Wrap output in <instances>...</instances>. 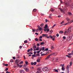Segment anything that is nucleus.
<instances>
[{
    "instance_id": "obj_1",
    "label": "nucleus",
    "mask_w": 73,
    "mask_h": 73,
    "mask_svg": "<svg viewBox=\"0 0 73 73\" xmlns=\"http://www.w3.org/2000/svg\"><path fill=\"white\" fill-rule=\"evenodd\" d=\"M71 28L72 27H70L68 29V30L65 31V32L64 33L65 35H66V34H69V33L71 32Z\"/></svg>"
},
{
    "instance_id": "obj_2",
    "label": "nucleus",
    "mask_w": 73,
    "mask_h": 73,
    "mask_svg": "<svg viewBox=\"0 0 73 73\" xmlns=\"http://www.w3.org/2000/svg\"><path fill=\"white\" fill-rule=\"evenodd\" d=\"M48 48H46L45 50V47H43V48L42 49V50L43 51V52H45V51H47V50H48Z\"/></svg>"
},
{
    "instance_id": "obj_3",
    "label": "nucleus",
    "mask_w": 73,
    "mask_h": 73,
    "mask_svg": "<svg viewBox=\"0 0 73 73\" xmlns=\"http://www.w3.org/2000/svg\"><path fill=\"white\" fill-rule=\"evenodd\" d=\"M56 60H58V59L57 58H53L52 61H53V62H55Z\"/></svg>"
},
{
    "instance_id": "obj_4",
    "label": "nucleus",
    "mask_w": 73,
    "mask_h": 73,
    "mask_svg": "<svg viewBox=\"0 0 73 73\" xmlns=\"http://www.w3.org/2000/svg\"><path fill=\"white\" fill-rule=\"evenodd\" d=\"M57 53L56 52H54L53 53H52V55L54 56H56L57 55Z\"/></svg>"
},
{
    "instance_id": "obj_5",
    "label": "nucleus",
    "mask_w": 73,
    "mask_h": 73,
    "mask_svg": "<svg viewBox=\"0 0 73 73\" xmlns=\"http://www.w3.org/2000/svg\"><path fill=\"white\" fill-rule=\"evenodd\" d=\"M42 37H47L48 36V35L47 34H43L42 35Z\"/></svg>"
},
{
    "instance_id": "obj_6",
    "label": "nucleus",
    "mask_w": 73,
    "mask_h": 73,
    "mask_svg": "<svg viewBox=\"0 0 73 73\" xmlns=\"http://www.w3.org/2000/svg\"><path fill=\"white\" fill-rule=\"evenodd\" d=\"M46 73H47V72H49V69H48V68L47 67H46V71H45Z\"/></svg>"
},
{
    "instance_id": "obj_7",
    "label": "nucleus",
    "mask_w": 73,
    "mask_h": 73,
    "mask_svg": "<svg viewBox=\"0 0 73 73\" xmlns=\"http://www.w3.org/2000/svg\"><path fill=\"white\" fill-rule=\"evenodd\" d=\"M20 73H25V71L23 70H20Z\"/></svg>"
},
{
    "instance_id": "obj_8",
    "label": "nucleus",
    "mask_w": 73,
    "mask_h": 73,
    "mask_svg": "<svg viewBox=\"0 0 73 73\" xmlns=\"http://www.w3.org/2000/svg\"><path fill=\"white\" fill-rule=\"evenodd\" d=\"M25 70L26 72H29V70L28 68H26L25 69Z\"/></svg>"
},
{
    "instance_id": "obj_9",
    "label": "nucleus",
    "mask_w": 73,
    "mask_h": 73,
    "mask_svg": "<svg viewBox=\"0 0 73 73\" xmlns=\"http://www.w3.org/2000/svg\"><path fill=\"white\" fill-rule=\"evenodd\" d=\"M46 70V68H42V70L43 72H45V71Z\"/></svg>"
},
{
    "instance_id": "obj_10",
    "label": "nucleus",
    "mask_w": 73,
    "mask_h": 73,
    "mask_svg": "<svg viewBox=\"0 0 73 73\" xmlns=\"http://www.w3.org/2000/svg\"><path fill=\"white\" fill-rule=\"evenodd\" d=\"M41 68L40 67L37 68V70H38V71H41Z\"/></svg>"
},
{
    "instance_id": "obj_11",
    "label": "nucleus",
    "mask_w": 73,
    "mask_h": 73,
    "mask_svg": "<svg viewBox=\"0 0 73 73\" xmlns=\"http://www.w3.org/2000/svg\"><path fill=\"white\" fill-rule=\"evenodd\" d=\"M50 48L51 49H52V50H53V49H54V46H51Z\"/></svg>"
},
{
    "instance_id": "obj_12",
    "label": "nucleus",
    "mask_w": 73,
    "mask_h": 73,
    "mask_svg": "<svg viewBox=\"0 0 73 73\" xmlns=\"http://www.w3.org/2000/svg\"><path fill=\"white\" fill-rule=\"evenodd\" d=\"M72 63H73L72 62H70L69 66H72Z\"/></svg>"
},
{
    "instance_id": "obj_13",
    "label": "nucleus",
    "mask_w": 73,
    "mask_h": 73,
    "mask_svg": "<svg viewBox=\"0 0 73 73\" xmlns=\"http://www.w3.org/2000/svg\"><path fill=\"white\" fill-rule=\"evenodd\" d=\"M48 28V25H46L44 28V29H46V28Z\"/></svg>"
},
{
    "instance_id": "obj_14",
    "label": "nucleus",
    "mask_w": 73,
    "mask_h": 73,
    "mask_svg": "<svg viewBox=\"0 0 73 73\" xmlns=\"http://www.w3.org/2000/svg\"><path fill=\"white\" fill-rule=\"evenodd\" d=\"M59 9L62 12H63V10H62V9H61V8H59Z\"/></svg>"
},
{
    "instance_id": "obj_15",
    "label": "nucleus",
    "mask_w": 73,
    "mask_h": 73,
    "mask_svg": "<svg viewBox=\"0 0 73 73\" xmlns=\"http://www.w3.org/2000/svg\"><path fill=\"white\" fill-rule=\"evenodd\" d=\"M50 56H51V55H49L47 57L45 58L46 60V59H48V58H49L50 57Z\"/></svg>"
},
{
    "instance_id": "obj_16",
    "label": "nucleus",
    "mask_w": 73,
    "mask_h": 73,
    "mask_svg": "<svg viewBox=\"0 0 73 73\" xmlns=\"http://www.w3.org/2000/svg\"><path fill=\"white\" fill-rule=\"evenodd\" d=\"M44 42H42L40 44V45H43L44 44Z\"/></svg>"
},
{
    "instance_id": "obj_17",
    "label": "nucleus",
    "mask_w": 73,
    "mask_h": 73,
    "mask_svg": "<svg viewBox=\"0 0 73 73\" xmlns=\"http://www.w3.org/2000/svg\"><path fill=\"white\" fill-rule=\"evenodd\" d=\"M64 33V32L62 31H60L59 32V33L62 34Z\"/></svg>"
},
{
    "instance_id": "obj_18",
    "label": "nucleus",
    "mask_w": 73,
    "mask_h": 73,
    "mask_svg": "<svg viewBox=\"0 0 73 73\" xmlns=\"http://www.w3.org/2000/svg\"><path fill=\"white\" fill-rule=\"evenodd\" d=\"M25 63L27 65H28V61H25Z\"/></svg>"
},
{
    "instance_id": "obj_19",
    "label": "nucleus",
    "mask_w": 73,
    "mask_h": 73,
    "mask_svg": "<svg viewBox=\"0 0 73 73\" xmlns=\"http://www.w3.org/2000/svg\"><path fill=\"white\" fill-rule=\"evenodd\" d=\"M68 14H69V15L70 16H71V15H72V14L70 12H69L68 13Z\"/></svg>"
},
{
    "instance_id": "obj_20",
    "label": "nucleus",
    "mask_w": 73,
    "mask_h": 73,
    "mask_svg": "<svg viewBox=\"0 0 73 73\" xmlns=\"http://www.w3.org/2000/svg\"><path fill=\"white\" fill-rule=\"evenodd\" d=\"M17 58H20V56L19 55L17 54Z\"/></svg>"
},
{
    "instance_id": "obj_21",
    "label": "nucleus",
    "mask_w": 73,
    "mask_h": 73,
    "mask_svg": "<svg viewBox=\"0 0 73 73\" xmlns=\"http://www.w3.org/2000/svg\"><path fill=\"white\" fill-rule=\"evenodd\" d=\"M35 41H38V38H35Z\"/></svg>"
},
{
    "instance_id": "obj_22",
    "label": "nucleus",
    "mask_w": 73,
    "mask_h": 73,
    "mask_svg": "<svg viewBox=\"0 0 73 73\" xmlns=\"http://www.w3.org/2000/svg\"><path fill=\"white\" fill-rule=\"evenodd\" d=\"M16 62L17 63H19V61L18 60H16Z\"/></svg>"
},
{
    "instance_id": "obj_23",
    "label": "nucleus",
    "mask_w": 73,
    "mask_h": 73,
    "mask_svg": "<svg viewBox=\"0 0 73 73\" xmlns=\"http://www.w3.org/2000/svg\"><path fill=\"white\" fill-rule=\"evenodd\" d=\"M50 11L51 12H54V9H50Z\"/></svg>"
},
{
    "instance_id": "obj_24",
    "label": "nucleus",
    "mask_w": 73,
    "mask_h": 73,
    "mask_svg": "<svg viewBox=\"0 0 73 73\" xmlns=\"http://www.w3.org/2000/svg\"><path fill=\"white\" fill-rule=\"evenodd\" d=\"M65 69V68H64V67H63L62 68V70H64Z\"/></svg>"
},
{
    "instance_id": "obj_25",
    "label": "nucleus",
    "mask_w": 73,
    "mask_h": 73,
    "mask_svg": "<svg viewBox=\"0 0 73 73\" xmlns=\"http://www.w3.org/2000/svg\"><path fill=\"white\" fill-rule=\"evenodd\" d=\"M66 56H67V57H68V58H71V56H69V55H66Z\"/></svg>"
},
{
    "instance_id": "obj_26",
    "label": "nucleus",
    "mask_w": 73,
    "mask_h": 73,
    "mask_svg": "<svg viewBox=\"0 0 73 73\" xmlns=\"http://www.w3.org/2000/svg\"><path fill=\"white\" fill-rule=\"evenodd\" d=\"M36 64H37V62H34V65H36Z\"/></svg>"
},
{
    "instance_id": "obj_27",
    "label": "nucleus",
    "mask_w": 73,
    "mask_h": 73,
    "mask_svg": "<svg viewBox=\"0 0 73 73\" xmlns=\"http://www.w3.org/2000/svg\"><path fill=\"white\" fill-rule=\"evenodd\" d=\"M38 49H39V47H37L36 49V50H38Z\"/></svg>"
},
{
    "instance_id": "obj_28",
    "label": "nucleus",
    "mask_w": 73,
    "mask_h": 73,
    "mask_svg": "<svg viewBox=\"0 0 73 73\" xmlns=\"http://www.w3.org/2000/svg\"><path fill=\"white\" fill-rule=\"evenodd\" d=\"M14 61L13 60V59H11L10 60V62H14Z\"/></svg>"
},
{
    "instance_id": "obj_29",
    "label": "nucleus",
    "mask_w": 73,
    "mask_h": 73,
    "mask_svg": "<svg viewBox=\"0 0 73 73\" xmlns=\"http://www.w3.org/2000/svg\"><path fill=\"white\" fill-rule=\"evenodd\" d=\"M37 62H40V60H39L38 59H37L36 60Z\"/></svg>"
},
{
    "instance_id": "obj_30",
    "label": "nucleus",
    "mask_w": 73,
    "mask_h": 73,
    "mask_svg": "<svg viewBox=\"0 0 73 73\" xmlns=\"http://www.w3.org/2000/svg\"><path fill=\"white\" fill-rule=\"evenodd\" d=\"M36 9H34L33 10V12H36Z\"/></svg>"
},
{
    "instance_id": "obj_31",
    "label": "nucleus",
    "mask_w": 73,
    "mask_h": 73,
    "mask_svg": "<svg viewBox=\"0 0 73 73\" xmlns=\"http://www.w3.org/2000/svg\"><path fill=\"white\" fill-rule=\"evenodd\" d=\"M37 47H36V46H33V48L34 49H36Z\"/></svg>"
},
{
    "instance_id": "obj_32",
    "label": "nucleus",
    "mask_w": 73,
    "mask_h": 73,
    "mask_svg": "<svg viewBox=\"0 0 73 73\" xmlns=\"http://www.w3.org/2000/svg\"><path fill=\"white\" fill-rule=\"evenodd\" d=\"M44 25V24L42 23L40 25V26H41V27H42Z\"/></svg>"
},
{
    "instance_id": "obj_33",
    "label": "nucleus",
    "mask_w": 73,
    "mask_h": 73,
    "mask_svg": "<svg viewBox=\"0 0 73 73\" xmlns=\"http://www.w3.org/2000/svg\"><path fill=\"white\" fill-rule=\"evenodd\" d=\"M60 66H62V67H64V65L63 66V65L62 64H60Z\"/></svg>"
},
{
    "instance_id": "obj_34",
    "label": "nucleus",
    "mask_w": 73,
    "mask_h": 73,
    "mask_svg": "<svg viewBox=\"0 0 73 73\" xmlns=\"http://www.w3.org/2000/svg\"><path fill=\"white\" fill-rule=\"evenodd\" d=\"M42 36H40L39 37V38H42Z\"/></svg>"
},
{
    "instance_id": "obj_35",
    "label": "nucleus",
    "mask_w": 73,
    "mask_h": 73,
    "mask_svg": "<svg viewBox=\"0 0 73 73\" xmlns=\"http://www.w3.org/2000/svg\"><path fill=\"white\" fill-rule=\"evenodd\" d=\"M24 42H25V43H27V42H28V41L27 40H25L24 41Z\"/></svg>"
},
{
    "instance_id": "obj_36",
    "label": "nucleus",
    "mask_w": 73,
    "mask_h": 73,
    "mask_svg": "<svg viewBox=\"0 0 73 73\" xmlns=\"http://www.w3.org/2000/svg\"><path fill=\"white\" fill-rule=\"evenodd\" d=\"M71 50V49H69L67 51H68V52H70V50Z\"/></svg>"
},
{
    "instance_id": "obj_37",
    "label": "nucleus",
    "mask_w": 73,
    "mask_h": 73,
    "mask_svg": "<svg viewBox=\"0 0 73 73\" xmlns=\"http://www.w3.org/2000/svg\"><path fill=\"white\" fill-rule=\"evenodd\" d=\"M66 20H67L68 21H69L70 19L68 18H66Z\"/></svg>"
},
{
    "instance_id": "obj_38",
    "label": "nucleus",
    "mask_w": 73,
    "mask_h": 73,
    "mask_svg": "<svg viewBox=\"0 0 73 73\" xmlns=\"http://www.w3.org/2000/svg\"><path fill=\"white\" fill-rule=\"evenodd\" d=\"M50 38H53V37L51 36V35H50L49 36Z\"/></svg>"
},
{
    "instance_id": "obj_39",
    "label": "nucleus",
    "mask_w": 73,
    "mask_h": 73,
    "mask_svg": "<svg viewBox=\"0 0 73 73\" xmlns=\"http://www.w3.org/2000/svg\"><path fill=\"white\" fill-rule=\"evenodd\" d=\"M38 30H39V29H37L36 31V32H37L38 31Z\"/></svg>"
},
{
    "instance_id": "obj_40",
    "label": "nucleus",
    "mask_w": 73,
    "mask_h": 73,
    "mask_svg": "<svg viewBox=\"0 0 73 73\" xmlns=\"http://www.w3.org/2000/svg\"><path fill=\"white\" fill-rule=\"evenodd\" d=\"M39 29V31H41V30H42V28L41 27H40V28Z\"/></svg>"
},
{
    "instance_id": "obj_41",
    "label": "nucleus",
    "mask_w": 73,
    "mask_h": 73,
    "mask_svg": "<svg viewBox=\"0 0 73 73\" xmlns=\"http://www.w3.org/2000/svg\"><path fill=\"white\" fill-rule=\"evenodd\" d=\"M56 37H58V36H59V35L58 34H56Z\"/></svg>"
},
{
    "instance_id": "obj_42",
    "label": "nucleus",
    "mask_w": 73,
    "mask_h": 73,
    "mask_svg": "<svg viewBox=\"0 0 73 73\" xmlns=\"http://www.w3.org/2000/svg\"><path fill=\"white\" fill-rule=\"evenodd\" d=\"M23 64V61H21V62L19 63V64Z\"/></svg>"
},
{
    "instance_id": "obj_43",
    "label": "nucleus",
    "mask_w": 73,
    "mask_h": 73,
    "mask_svg": "<svg viewBox=\"0 0 73 73\" xmlns=\"http://www.w3.org/2000/svg\"><path fill=\"white\" fill-rule=\"evenodd\" d=\"M68 54V55H69L70 56H71V55H72V53H70V54Z\"/></svg>"
},
{
    "instance_id": "obj_44",
    "label": "nucleus",
    "mask_w": 73,
    "mask_h": 73,
    "mask_svg": "<svg viewBox=\"0 0 73 73\" xmlns=\"http://www.w3.org/2000/svg\"><path fill=\"white\" fill-rule=\"evenodd\" d=\"M49 29L48 28L47 29V32H48V31H49Z\"/></svg>"
},
{
    "instance_id": "obj_45",
    "label": "nucleus",
    "mask_w": 73,
    "mask_h": 73,
    "mask_svg": "<svg viewBox=\"0 0 73 73\" xmlns=\"http://www.w3.org/2000/svg\"><path fill=\"white\" fill-rule=\"evenodd\" d=\"M36 32V30L34 29H33V32Z\"/></svg>"
},
{
    "instance_id": "obj_46",
    "label": "nucleus",
    "mask_w": 73,
    "mask_h": 73,
    "mask_svg": "<svg viewBox=\"0 0 73 73\" xmlns=\"http://www.w3.org/2000/svg\"><path fill=\"white\" fill-rule=\"evenodd\" d=\"M64 22H65V21H62L61 23H60V24H63V23H64Z\"/></svg>"
},
{
    "instance_id": "obj_47",
    "label": "nucleus",
    "mask_w": 73,
    "mask_h": 73,
    "mask_svg": "<svg viewBox=\"0 0 73 73\" xmlns=\"http://www.w3.org/2000/svg\"><path fill=\"white\" fill-rule=\"evenodd\" d=\"M56 24L52 26V28H53L54 27H55V26H56Z\"/></svg>"
},
{
    "instance_id": "obj_48",
    "label": "nucleus",
    "mask_w": 73,
    "mask_h": 73,
    "mask_svg": "<svg viewBox=\"0 0 73 73\" xmlns=\"http://www.w3.org/2000/svg\"><path fill=\"white\" fill-rule=\"evenodd\" d=\"M31 65H33V64H34V63L33 62H32L31 63Z\"/></svg>"
},
{
    "instance_id": "obj_49",
    "label": "nucleus",
    "mask_w": 73,
    "mask_h": 73,
    "mask_svg": "<svg viewBox=\"0 0 73 73\" xmlns=\"http://www.w3.org/2000/svg\"><path fill=\"white\" fill-rule=\"evenodd\" d=\"M45 21H46V23L48 21V20H47L46 19H45Z\"/></svg>"
},
{
    "instance_id": "obj_50",
    "label": "nucleus",
    "mask_w": 73,
    "mask_h": 73,
    "mask_svg": "<svg viewBox=\"0 0 73 73\" xmlns=\"http://www.w3.org/2000/svg\"><path fill=\"white\" fill-rule=\"evenodd\" d=\"M68 24V23H65V24H64L63 25H67V24Z\"/></svg>"
},
{
    "instance_id": "obj_51",
    "label": "nucleus",
    "mask_w": 73,
    "mask_h": 73,
    "mask_svg": "<svg viewBox=\"0 0 73 73\" xmlns=\"http://www.w3.org/2000/svg\"><path fill=\"white\" fill-rule=\"evenodd\" d=\"M46 54H41V56H45V55H46Z\"/></svg>"
},
{
    "instance_id": "obj_52",
    "label": "nucleus",
    "mask_w": 73,
    "mask_h": 73,
    "mask_svg": "<svg viewBox=\"0 0 73 73\" xmlns=\"http://www.w3.org/2000/svg\"><path fill=\"white\" fill-rule=\"evenodd\" d=\"M63 38H64V39H66V37H65V36H64L63 37Z\"/></svg>"
},
{
    "instance_id": "obj_53",
    "label": "nucleus",
    "mask_w": 73,
    "mask_h": 73,
    "mask_svg": "<svg viewBox=\"0 0 73 73\" xmlns=\"http://www.w3.org/2000/svg\"><path fill=\"white\" fill-rule=\"evenodd\" d=\"M36 52H37L36 51H34V54H36Z\"/></svg>"
},
{
    "instance_id": "obj_54",
    "label": "nucleus",
    "mask_w": 73,
    "mask_h": 73,
    "mask_svg": "<svg viewBox=\"0 0 73 73\" xmlns=\"http://www.w3.org/2000/svg\"><path fill=\"white\" fill-rule=\"evenodd\" d=\"M8 64H5V66H8Z\"/></svg>"
},
{
    "instance_id": "obj_55",
    "label": "nucleus",
    "mask_w": 73,
    "mask_h": 73,
    "mask_svg": "<svg viewBox=\"0 0 73 73\" xmlns=\"http://www.w3.org/2000/svg\"><path fill=\"white\" fill-rule=\"evenodd\" d=\"M40 52V51H38L36 52V53H39Z\"/></svg>"
},
{
    "instance_id": "obj_56",
    "label": "nucleus",
    "mask_w": 73,
    "mask_h": 73,
    "mask_svg": "<svg viewBox=\"0 0 73 73\" xmlns=\"http://www.w3.org/2000/svg\"><path fill=\"white\" fill-rule=\"evenodd\" d=\"M13 58L14 60H15L16 59V58H15V57H13Z\"/></svg>"
},
{
    "instance_id": "obj_57",
    "label": "nucleus",
    "mask_w": 73,
    "mask_h": 73,
    "mask_svg": "<svg viewBox=\"0 0 73 73\" xmlns=\"http://www.w3.org/2000/svg\"><path fill=\"white\" fill-rule=\"evenodd\" d=\"M8 70V68H6L5 69V70H6V71H7V70Z\"/></svg>"
},
{
    "instance_id": "obj_58",
    "label": "nucleus",
    "mask_w": 73,
    "mask_h": 73,
    "mask_svg": "<svg viewBox=\"0 0 73 73\" xmlns=\"http://www.w3.org/2000/svg\"><path fill=\"white\" fill-rule=\"evenodd\" d=\"M55 72H58V70H56V69Z\"/></svg>"
},
{
    "instance_id": "obj_59",
    "label": "nucleus",
    "mask_w": 73,
    "mask_h": 73,
    "mask_svg": "<svg viewBox=\"0 0 73 73\" xmlns=\"http://www.w3.org/2000/svg\"><path fill=\"white\" fill-rule=\"evenodd\" d=\"M39 55H40V54H36V55L37 56H39Z\"/></svg>"
},
{
    "instance_id": "obj_60",
    "label": "nucleus",
    "mask_w": 73,
    "mask_h": 73,
    "mask_svg": "<svg viewBox=\"0 0 73 73\" xmlns=\"http://www.w3.org/2000/svg\"><path fill=\"white\" fill-rule=\"evenodd\" d=\"M53 32V31L52 30H50V32L51 33H52Z\"/></svg>"
},
{
    "instance_id": "obj_61",
    "label": "nucleus",
    "mask_w": 73,
    "mask_h": 73,
    "mask_svg": "<svg viewBox=\"0 0 73 73\" xmlns=\"http://www.w3.org/2000/svg\"><path fill=\"white\" fill-rule=\"evenodd\" d=\"M35 35H38V33H35Z\"/></svg>"
},
{
    "instance_id": "obj_62",
    "label": "nucleus",
    "mask_w": 73,
    "mask_h": 73,
    "mask_svg": "<svg viewBox=\"0 0 73 73\" xmlns=\"http://www.w3.org/2000/svg\"><path fill=\"white\" fill-rule=\"evenodd\" d=\"M44 31L45 32H46V31H47V29H44Z\"/></svg>"
},
{
    "instance_id": "obj_63",
    "label": "nucleus",
    "mask_w": 73,
    "mask_h": 73,
    "mask_svg": "<svg viewBox=\"0 0 73 73\" xmlns=\"http://www.w3.org/2000/svg\"><path fill=\"white\" fill-rule=\"evenodd\" d=\"M30 49H29L28 50V51H27V52H30Z\"/></svg>"
},
{
    "instance_id": "obj_64",
    "label": "nucleus",
    "mask_w": 73,
    "mask_h": 73,
    "mask_svg": "<svg viewBox=\"0 0 73 73\" xmlns=\"http://www.w3.org/2000/svg\"><path fill=\"white\" fill-rule=\"evenodd\" d=\"M19 48H20V49H21V48H22V46H19Z\"/></svg>"
}]
</instances>
